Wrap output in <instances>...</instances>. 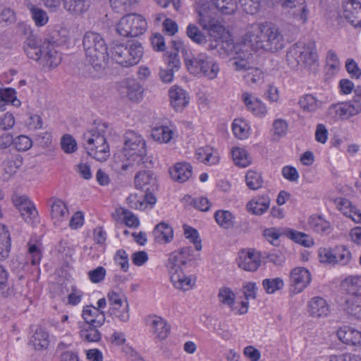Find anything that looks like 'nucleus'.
Wrapping results in <instances>:
<instances>
[{
    "label": "nucleus",
    "instance_id": "24",
    "mask_svg": "<svg viewBox=\"0 0 361 361\" xmlns=\"http://www.w3.org/2000/svg\"><path fill=\"white\" fill-rule=\"evenodd\" d=\"M147 322L156 338L164 340L167 338L169 334L170 326L165 319L154 315L148 318Z\"/></svg>",
    "mask_w": 361,
    "mask_h": 361
},
{
    "label": "nucleus",
    "instance_id": "13",
    "mask_svg": "<svg viewBox=\"0 0 361 361\" xmlns=\"http://www.w3.org/2000/svg\"><path fill=\"white\" fill-rule=\"evenodd\" d=\"M311 281V274L305 267H295L290 273V285L295 294L301 293L309 286Z\"/></svg>",
    "mask_w": 361,
    "mask_h": 361
},
{
    "label": "nucleus",
    "instance_id": "28",
    "mask_svg": "<svg viewBox=\"0 0 361 361\" xmlns=\"http://www.w3.org/2000/svg\"><path fill=\"white\" fill-rule=\"evenodd\" d=\"M166 61L168 64V68L167 69L161 70L159 77L164 82L168 83L173 80V71L179 68L180 63L176 53L169 54L166 58Z\"/></svg>",
    "mask_w": 361,
    "mask_h": 361
},
{
    "label": "nucleus",
    "instance_id": "59",
    "mask_svg": "<svg viewBox=\"0 0 361 361\" xmlns=\"http://www.w3.org/2000/svg\"><path fill=\"white\" fill-rule=\"evenodd\" d=\"M289 236L295 243L301 244L305 247H310L314 244L312 238H311L308 235L301 232L290 231Z\"/></svg>",
    "mask_w": 361,
    "mask_h": 361
},
{
    "label": "nucleus",
    "instance_id": "40",
    "mask_svg": "<svg viewBox=\"0 0 361 361\" xmlns=\"http://www.w3.org/2000/svg\"><path fill=\"white\" fill-rule=\"evenodd\" d=\"M11 250V237L8 230L4 225H0V258L8 257Z\"/></svg>",
    "mask_w": 361,
    "mask_h": 361
},
{
    "label": "nucleus",
    "instance_id": "5",
    "mask_svg": "<svg viewBox=\"0 0 361 361\" xmlns=\"http://www.w3.org/2000/svg\"><path fill=\"white\" fill-rule=\"evenodd\" d=\"M342 284L346 293L344 310L361 320V276H350L345 279Z\"/></svg>",
    "mask_w": 361,
    "mask_h": 361
},
{
    "label": "nucleus",
    "instance_id": "49",
    "mask_svg": "<svg viewBox=\"0 0 361 361\" xmlns=\"http://www.w3.org/2000/svg\"><path fill=\"white\" fill-rule=\"evenodd\" d=\"M185 265V261H183L181 255L178 253V251L173 252L170 254L166 267L169 274L178 271L181 269V266Z\"/></svg>",
    "mask_w": 361,
    "mask_h": 361
},
{
    "label": "nucleus",
    "instance_id": "8",
    "mask_svg": "<svg viewBox=\"0 0 361 361\" xmlns=\"http://www.w3.org/2000/svg\"><path fill=\"white\" fill-rule=\"evenodd\" d=\"M189 72L196 76H204L209 80L216 78L219 67L216 61L207 54L200 53L192 58L185 57Z\"/></svg>",
    "mask_w": 361,
    "mask_h": 361
},
{
    "label": "nucleus",
    "instance_id": "9",
    "mask_svg": "<svg viewBox=\"0 0 361 361\" xmlns=\"http://www.w3.org/2000/svg\"><path fill=\"white\" fill-rule=\"evenodd\" d=\"M198 15L197 22L212 37L217 38L224 32V27L216 18L215 9L209 4H202L196 10Z\"/></svg>",
    "mask_w": 361,
    "mask_h": 361
},
{
    "label": "nucleus",
    "instance_id": "46",
    "mask_svg": "<svg viewBox=\"0 0 361 361\" xmlns=\"http://www.w3.org/2000/svg\"><path fill=\"white\" fill-rule=\"evenodd\" d=\"M216 223L222 228L228 229L233 226L234 216L226 210H218L214 214Z\"/></svg>",
    "mask_w": 361,
    "mask_h": 361
},
{
    "label": "nucleus",
    "instance_id": "53",
    "mask_svg": "<svg viewBox=\"0 0 361 361\" xmlns=\"http://www.w3.org/2000/svg\"><path fill=\"white\" fill-rule=\"evenodd\" d=\"M128 301H125L124 304L120 307H109V312L110 315L118 319L120 321L126 322L129 320V310Z\"/></svg>",
    "mask_w": 361,
    "mask_h": 361
},
{
    "label": "nucleus",
    "instance_id": "62",
    "mask_svg": "<svg viewBox=\"0 0 361 361\" xmlns=\"http://www.w3.org/2000/svg\"><path fill=\"white\" fill-rule=\"evenodd\" d=\"M15 148L18 151H27L32 145V140L25 135H19L14 139L13 142Z\"/></svg>",
    "mask_w": 361,
    "mask_h": 361
},
{
    "label": "nucleus",
    "instance_id": "7",
    "mask_svg": "<svg viewBox=\"0 0 361 361\" xmlns=\"http://www.w3.org/2000/svg\"><path fill=\"white\" fill-rule=\"evenodd\" d=\"M143 55V47L138 42H129L128 44H115L111 48V56L117 63L123 67L137 64Z\"/></svg>",
    "mask_w": 361,
    "mask_h": 361
},
{
    "label": "nucleus",
    "instance_id": "54",
    "mask_svg": "<svg viewBox=\"0 0 361 361\" xmlns=\"http://www.w3.org/2000/svg\"><path fill=\"white\" fill-rule=\"evenodd\" d=\"M214 6L216 9L224 15H231L237 9L236 0H219Z\"/></svg>",
    "mask_w": 361,
    "mask_h": 361
},
{
    "label": "nucleus",
    "instance_id": "50",
    "mask_svg": "<svg viewBox=\"0 0 361 361\" xmlns=\"http://www.w3.org/2000/svg\"><path fill=\"white\" fill-rule=\"evenodd\" d=\"M248 56V52L242 50L240 54L235 55L230 59L232 61V66L235 70L242 71L250 69V63L247 61Z\"/></svg>",
    "mask_w": 361,
    "mask_h": 361
},
{
    "label": "nucleus",
    "instance_id": "19",
    "mask_svg": "<svg viewBox=\"0 0 361 361\" xmlns=\"http://www.w3.org/2000/svg\"><path fill=\"white\" fill-rule=\"evenodd\" d=\"M136 188L144 191H155L157 190V179L151 171H140L135 176Z\"/></svg>",
    "mask_w": 361,
    "mask_h": 361
},
{
    "label": "nucleus",
    "instance_id": "29",
    "mask_svg": "<svg viewBox=\"0 0 361 361\" xmlns=\"http://www.w3.org/2000/svg\"><path fill=\"white\" fill-rule=\"evenodd\" d=\"M154 240L160 244L169 243L173 238L172 227L165 223L161 222L157 224L152 232Z\"/></svg>",
    "mask_w": 361,
    "mask_h": 361
},
{
    "label": "nucleus",
    "instance_id": "10",
    "mask_svg": "<svg viewBox=\"0 0 361 361\" xmlns=\"http://www.w3.org/2000/svg\"><path fill=\"white\" fill-rule=\"evenodd\" d=\"M147 23L140 15L130 13L122 17L116 25L117 32L123 37H137L145 32Z\"/></svg>",
    "mask_w": 361,
    "mask_h": 361
},
{
    "label": "nucleus",
    "instance_id": "23",
    "mask_svg": "<svg viewBox=\"0 0 361 361\" xmlns=\"http://www.w3.org/2000/svg\"><path fill=\"white\" fill-rule=\"evenodd\" d=\"M123 83L121 87L122 94H125L133 102H139L142 99L143 88L137 81L134 79H127Z\"/></svg>",
    "mask_w": 361,
    "mask_h": 361
},
{
    "label": "nucleus",
    "instance_id": "61",
    "mask_svg": "<svg viewBox=\"0 0 361 361\" xmlns=\"http://www.w3.org/2000/svg\"><path fill=\"white\" fill-rule=\"evenodd\" d=\"M61 145L62 149L68 154L73 153L77 149V142L70 135H65L62 137Z\"/></svg>",
    "mask_w": 361,
    "mask_h": 361
},
{
    "label": "nucleus",
    "instance_id": "4",
    "mask_svg": "<svg viewBox=\"0 0 361 361\" xmlns=\"http://www.w3.org/2000/svg\"><path fill=\"white\" fill-rule=\"evenodd\" d=\"M106 123H94V126L82 135V146L87 154L99 161H105L110 156L106 133Z\"/></svg>",
    "mask_w": 361,
    "mask_h": 361
},
{
    "label": "nucleus",
    "instance_id": "56",
    "mask_svg": "<svg viewBox=\"0 0 361 361\" xmlns=\"http://www.w3.org/2000/svg\"><path fill=\"white\" fill-rule=\"evenodd\" d=\"M283 281L281 278L266 279L262 281V286L265 291L271 294L283 287Z\"/></svg>",
    "mask_w": 361,
    "mask_h": 361
},
{
    "label": "nucleus",
    "instance_id": "25",
    "mask_svg": "<svg viewBox=\"0 0 361 361\" xmlns=\"http://www.w3.org/2000/svg\"><path fill=\"white\" fill-rule=\"evenodd\" d=\"M307 310L310 314L316 318L326 317L329 312V305L322 297H314L307 305Z\"/></svg>",
    "mask_w": 361,
    "mask_h": 361
},
{
    "label": "nucleus",
    "instance_id": "18",
    "mask_svg": "<svg viewBox=\"0 0 361 361\" xmlns=\"http://www.w3.org/2000/svg\"><path fill=\"white\" fill-rule=\"evenodd\" d=\"M61 62V56L56 49L54 43L49 41H44V53L39 63L48 68H55Z\"/></svg>",
    "mask_w": 361,
    "mask_h": 361
},
{
    "label": "nucleus",
    "instance_id": "41",
    "mask_svg": "<svg viewBox=\"0 0 361 361\" xmlns=\"http://www.w3.org/2000/svg\"><path fill=\"white\" fill-rule=\"evenodd\" d=\"M322 102L317 100L312 94H305L300 97L298 104L300 108L307 112H314L321 107Z\"/></svg>",
    "mask_w": 361,
    "mask_h": 361
},
{
    "label": "nucleus",
    "instance_id": "38",
    "mask_svg": "<svg viewBox=\"0 0 361 361\" xmlns=\"http://www.w3.org/2000/svg\"><path fill=\"white\" fill-rule=\"evenodd\" d=\"M49 343L48 333L41 328L35 331L30 341V343L37 350L46 349L49 345Z\"/></svg>",
    "mask_w": 361,
    "mask_h": 361
},
{
    "label": "nucleus",
    "instance_id": "22",
    "mask_svg": "<svg viewBox=\"0 0 361 361\" xmlns=\"http://www.w3.org/2000/svg\"><path fill=\"white\" fill-rule=\"evenodd\" d=\"M283 8L297 9L293 16L302 23H306L309 11L305 4V0H279Z\"/></svg>",
    "mask_w": 361,
    "mask_h": 361
},
{
    "label": "nucleus",
    "instance_id": "31",
    "mask_svg": "<svg viewBox=\"0 0 361 361\" xmlns=\"http://www.w3.org/2000/svg\"><path fill=\"white\" fill-rule=\"evenodd\" d=\"M48 202L51 207V216L52 219L60 221L68 216V210L63 200L54 197H51Z\"/></svg>",
    "mask_w": 361,
    "mask_h": 361
},
{
    "label": "nucleus",
    "instance_id": "16",
    "mask_svg": "<svg viewBox=\"0 0 361 361\" xmlns=\"http://www.w3.org/2000/svg\"><path fill=\"white\" fill-rule=\"evenodd\" d=\"M237 263L245 271H255L261 263L259 253L254 250H241L238 253Z\"/></svg>",
    "mask_w": 361,
    "mask_h": 361
},
{
    "label": "nucleus",
    "instance_id": "45",
    "mask_svg": "<svg viewBox=\"0 0 361 361\" xmlns=\"http://www.w3.org/2000/svg\"><path fill=\"white\" fill-rule=\"evenodd\" d=\"M173 135V131L165 126L155 127L152 130V137L161 143L169 142Z\"/></svg>",
    "mask_w": 361,
    "mask_h": 361
},
{
    "label": "nucleus",
    "instance_id": "17",
    "mask_svg": "<svg viewBox=\"0 0 361 361\" xmlns=\"http://www.w3.org/2000/svg\"><path fill=\"white\" fill-rule=\"evenodd\" d=\"M23 50L28 58L39 62L44 53V42L37 36L30 35L24 42Z\"/></svg>",
    "mask_w": 361,
    "mask_h": 361
},
{
    "label": "nucleus",
    "instance_id": "52",
    "mask_svg": "<svg viewBox=\"0 0 361 361\" xmlns=\"http://www.w3.org/2000/svg\"><path fill=\"white\" fill-rule=\"evenodd\" d=\"M186 34L192 42L198 44H203L207 42L206 36L193 24L188 25Z\"/></svg>",
    "mask_w": 361,
    "mask_h": 361
},
{
    "label": "nucleus",
    "instance_id": "32",
    "mask_svg": "<svg viewBox=\"0 0 361 361\" xmlns=\"http://www.w3.org/2000/svg\"><path fill=\"white\" fill-rule=\"evenodd\" d=\"M192 167L189 163H178L170 171L171 178L180 183L188 180L192 176Z\"/></svg>",
    "mask_w": 361,
    "mask_h": 361
},
{
    "label": "nucleus",
    "instance_id": "43",
    "mask_svg": "<svg viewBox=\"0 0 361 361\" xmlns=\"http://www.w3.org/2000/svg\"><path fill=\"white\" fill-rule=\"evenodd\" d=\"M310 227L315 232L324 234L330 230V224L320 216H312L308 221Z\"/></svg>",
    "mask_w": 361,
    "mask_h": 361
},
{
    "label": "nucleus",
    "instance_id": "35",
    "mask_svg": "<svg viewBox=\"0 0 361 361\" xmlns=\"http://www.w3.org/2000/svg\"><path fill=\"white\" fill-rule=\"evenodd\" d=\"M169 274L171 281L176 288L185 291L190 290L194 285L195 281L190 276H185L182 269Z\"/></svg>",
    "mask_w": 361,
    "mask_h": 361
},
{
    "label": "nucleus",
    "instance_id": "30",
    "mask_svg": "<svg viewBox=\"0 0 361 361\" xmlns=\"http://www.w3.org/2000/svg\"><path fill=\"white\" fill-rule=\"evenodd\" d=\"M154 191H145L143 200H138L137 195H130L128 197L127 201L131 208L140 210H144L147 205L152 207L157 202L156 197L153 195Z\"/></svg>",
    "mask_w": 361,
    "mask_h": 361
},
{
    "label": "nucleus",
    "instance_id": "1",
    "mask_svg": "<svg viewBox=\"0 0 361 361\" xmlns=\"http://www.w3.org/2000/svg\"><path fill=\"white\" fill-rule=\"evenodd\" d=\"M82 47L85 56L86 73L97 78L107 66L109 55L108 47L101 34L88 31L82 37Z\"/></svg>",
    "mask_w": 361,
    "mask_h": 361
},
{
    "label": "nucleus",
    "instance_id": "33",
    "mask_svg": "<svg viewBox=\"0 0 361 361\" xmlns=\"http://www.w3.org/2000/svg\"><path fill=\"white\" fill-rule=\"evenodd\" d=\"M219 47L218 51L222 57H229L230 59L235 55L240 54L243 50L241 44H235L233 41H221L215 45V47Z\"/></svg>",
    "mask_w": 361,
    "mask_h": 361
},
{
    "label": "nucleus",
    "instance_id": "36",
    "mask_svg": "<svg viewBox=\"0 0 361 361\" xmlns=\"http://www.w3.org/2000/svg\"><path fill=\"white\" fill-rule=\"evenodd\" d=\"M197 160L208 165L216 164L219 162V157L216 152L209 146L198 148L195 152Z\"/></svg>",
    "mask_w": 361,
    "mask_h": 361
},
{
    "label": "nucleus",
    "instance_id": "57",
    "mask_svg": "<svg viewBox=\"0 0 361 361\" xmlns=\"http://www.w3.org/2000/svg\"><path fill=\"white\" fill-rule=\"evenodd\" d=\"M218 298L221 303L231 307L235 302V295L230 288L223 287L219 289Z\"/></svg>",
    "mask_w": 361,
    "mask_h": 361
},
{
    "label": "nucleus",
    "instance_id": "20",
    "mask_svg": "<svg viewBox=\"0 0 361 361\" xmlns=\"http://www.w3.org/2000/svg\"><path fill=\"white\" fill-rule=\"evenodd\" d=\"M337 336L343 343L361 348V331L345 326L338 330Z\"/></svg>",
    "mask_w": 361,
    "mask_h": 361
},
{
    "label": "nucleus",
    "instance_id": "26",
    "mask_svg": "<svg viewBox=\"0 0 361 361\" xmlns=\"http://www.w3.org/2000/svg\"><path fill=\"white\" fill-rule=\"evenodd\" d=\"M82 316L85 320L82 324H93L94 326H102L106 319L104 312L92 305L84 307Z\"/></svg>",
    "mask_w": 361,
    "mask_h": 361
},
{
    "label": "nucleus",
    "instance_id": "12",
    "mask_svg": "<svg viewBox=\"0 0 361 361\" xmlns=\"http://www.w3.org/2000/svg\"><path fill=\"white\" fill-rule=\"evenodd\" d=\"M360 111L361 104L358 100H354L331 105L328 110V114L335 119H347Z\"/></svg>",
    "mask_w": 361,
    "mask_h": 361
},
{
    "label": "nucleus",
    "instance_id": "21",
    "mask_svg": "<svg viewBox=\"0 0 361 361\" xmlns=\"http://www.w3.org/2000/svg\"><path fill=\"white\" fill-rule=\"evenodd\" d=\"M169 95L171 104L176 111H181L189 103L190 97L186 91L177 85L170 88Z\"/></svg>",
    "mask_w": 361,
    "mask_h": 361
},
{
    "label": "nucleus",
    "instance_id": "3",
    "mask_svg": "<svg viewBox=\"0 0 361 361\" xmlns=\"http://www.w3.org/2000/svg\"><path fill=\"white\" fill-rule=\"evenodd\" d=\"M123 155L126 162H123V171H133L137 167H142L148 162L146 142L142 136L133 130H128L123 135Z\"/></svg>",
    "mask_w": 361,
    "mask_h": 361
},
{
    "label": "nucleus",
    "instance_id": "60",
    "mask_svg": "<svg viewBox=\"0 0 361 361\" xmlns=\"http://www.w3.org/2000/svg\"><path fill=\"white\" fill-rule=\"evenodd\" d=\"M184 235L187 239L195 245V249L199 251L202 249L201 240L199 239V235L195 228L184 226Z\"/></svg>",
    "mask_w": 361,
    "mask_h": 361
},
{
    "label": "nucleus",
    "instance_id": "42",
    "mask_svg": "<svg viewBox=\"0 0 361 361\" xmlns=\"http://www.w3.org/2000/svg\"><path fill=\"white\" fill-rule=\"evenodd\" d=\"M27 8L31 13L32 20L37 27H42L48 23L49 16L44 10L32 4H27Z\"/></svg>",
    "mask_w": 361,
    "mask_h": 361
},
{
    "label": "nucleus",
    "instance_id": "58",
    "mask_svg": "<svg viewBox=\"0 0 361 361\" xmlns=\"http://www.w3.org/2000/svg\"><path fill=\"white\" fill-rule=\"evenodd\" d=\"M288 123L284 119H276L273 123L271 129L274 137L279 139L285 136L288 130Z\"/></svg>",
    "mask_w": 361,
    "mask_h": 361
},
{
    "label": "nucleus",
    "instance_id": "51",
    "mask_svg": "<svg viewBox=\"0 0 361 361\" xmlns=\"http://www.w3.org/2000/svg\"><path fill=\"white\" fill-rule=\"evenodd\" d=\"M0 101L6 104H11L16 107L21 104L20 101L17 99L16 90L11 87L4 88L0 92Z\"/></svg>",
    "mask_w": 361,
    "mask_h": 361
},
{
    "label": "nucleus",
    "instance_id": "15",
    "mask_svg": "<svg viewBox=\"0 0 361 361\" xmlns=\"http://www.w3.org/2000/svg\"><path fill=\"white\" fill-rule=\"evenodd\" d=\"M342 7V17L354 27H361V4L355 0H347Z\"/></svg>",
    "mask_w": 361,
    "mask_h": 361
},
{
    "label": "nucleus",
    "instance_id": "63",
    "mask_svg": "<svg viewBox=\"0 0 361 361\" xmlns=\"http://www.w3.org/2000/svg\"><path fill=\"white\" fill-rule=\"evenodd\" d=\"M107 298L110 307H120L121 305L124 304L125 301H127L123 293H116L114 290L109 292Z\"/></svg>",
    "mask_w": 361,
    "mask_h": 361
},
{
    "label": "nucleus",
    "instance_id": "27",
    "mask_svg": "<svg viewBox=\"0 0 361 361\" xmlns=\"http://www.w3.org/2000/svg\"><path fill=\"white\" fill-rule=\"evenodd\" d=\"M242 99L247 109L252 111L255 116L262 117L266 115L267 112L266 106L252 94L243 92Z\"/></svg>",
    "mask_w": 361,
    "mask_h": 361
},
{
    "label": "nucleus",
    "instance_id": "55",
    "mask_svg": "<svg viewBox=\"0 0 361 361\" xmlns=\"http://www.w3.org/2000/svg\"><path fill=\"white\" fill-rule=\"evenodd\" d=\"M137 0H109L111 6L117 13L130 11Z\"/></svg>",
    "mask_w": 361,
    "mask_h": 361
},
{
    "label": "nucleus",
    "instance_id": "6",
    "mask_svg": "<svg viewBox=\"0 0 361 361\" xmlns=\"http://www.w3.org/2000/svg\"><path fill=\"white\" fill-rule=\"evenodd\" d=\"M289 66L295 68L299 66H311L317 61L315 45L313 42H298L292 45L286 54Z\"/></svg>",
    "mask_w": 361,
    "mask_h": 361
},
{
    "label": "nucleus",
    "instance_id": "39",
    "mask_svg": "<svg viewBox=\"0 0 361 361\" xmlns=\"http://www.w3.org/2000/svg\"><path fill=\"white\" fill-rule=\"evenodd\" d=\"M63 7L68 12L80 14L86 11L90 6V0H63Z\"/></svg>",
    "mask_w": 361,
    "mask_h": 361
},
{
    "label": "nucleus",
    "instance_id": "64",
    "mask_svg": "<svg viewBox=\"0 0 361 361\" xmlns=\"http://www.w3.org/2000/svg\"><path fill=\"white\" fill-rule=\"evenodd\" d=\"M244 78L249 85L258 83L262 80L263 72L259 68H250Z\"/></svg>",
    "mask_w": 361,
    "mask_h": 361
},
{
    "label": "nucleus",
    "instance_id": "34",
    "mask_svg": "<svg viewBox=\"0 0 361 361\" xmlns=\"http://www.w3.org/2000/svg\"><path fill=\"white\" fill-rule=\"evenodd\" d=\"M99 326H94L93 324H80V336L86 342H98L101 339V334L98 331Z\"/></svg>",
    "mask_w": 361,
    "mask_h": 361
},
{
    "label": "nucleus",
    "instance_id": "37",
    "mask_svg": "<svg viewBox=\"0 0 361 361\" xmlns=\"http://www.w3.org/2000/svg\"><path fill=\"white\" fill-rule=\"evenodd\" d=\"M270 199L268 196L258 197L248 202L247 207L254 214L261 215L269 208Z\"/></svg>",
    "mask_w": 361,
    "mask_h": 361
},
{
    "label": "nucleus",
    "instance_id": "44",
    "mask_svg": "<svg viewBox=\"0 0 361 361\" xmlns=\"http://www.w3.org/2000/svg\"><path fill=\"white\" fill-rule=\"evenodd\" d=\"M231 153L235 165L244 168L250 164L251 159L245 149L238 147H233Z\"/></svg>",
    "mask_w": 361,
    "mask_h": 361
},
{
    "label": "nucleus",
    "instance_id": "47",
    "mask_svg": "<svg viewBox=\"0 0 361 361\" xmlns=\"http://www.w3.org/2000/svg\"><path fill=\"white\" fill-rule=\"evenodd\" d=\"M233 131L236 137L244 140L249 137L250 127L245 121L235 119L233 123Z\"/></svg>",
    "mask_w": 361,
    "mask_h": 361
},
{
    "label": "nucleus",
    "instance_id": "11",
    "mask_svg": "<svg viewBox=\"0 0 361 361\" xmlns=\"http://www.w3.org/2000/svg\"><path fill=\"white\" fill-rule=\"evenodd\" d=\"M319 258L322 263L345 266L352 260V254L345 245H337L334 248H321Z\"/></svg>",
    "mask_w": 361,
    "mask_h": 361
},
{
    "label": "nucleus",
    "instance_id": "2",
    "mask_svg": "<svg viewBox=\"0 0 361 361\" xmlns=\"http://www.w3.org/2000/svg\"><path fill=\"white\" fill-rule=\"evenodd\" d=\"M244 41L256 51L275 52L282 49L285 45L283 36L279 29L267 22L249 25Z\"/></svg>",
    "mask_w": 361,
    "mask_h": 361
},
{
    "label": "nucleus",
    "instance_id": "48",
    "mask_svg": "<svg viewBox=\"0 0 361 361\" xmlns=\"http://www.w3.org/2000/svg\"><path fill=\"white\" fill-rule=\"evenodd\" d=\"M245 180L247 187L254 190L262 188L264 182L261 173L252 170L247 172Z\"/></svg>",
    "mask_w": 361,
    "mask_h": 361
},
{
    "label": "nucleus",
    "instance_id": "14",
    "mask_svg": "<svg viewBox=\"0 0 361 361\" xmlns=\"http://www.w3.org/2000/svg\"><path fill=\"white\" fill-rule=\"evenodd\" d=\"M13 202L24 220L27 224H32L37 217L38 212L28 197L25 195H15L13 197Z\"/></svg>",
    "mask_w": 361,
    "mask_h": 361
}]
</instances>
